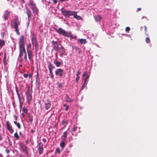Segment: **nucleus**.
<instances>
[{"mask_svg":"<svg viewBox=\"0 0 157 157\" xmlns=\"http://www.w3.org/2000/svg\"><path fill=\"white\" fill-rule=\"evenodd\" d=\"M6 126L8 130L10 132V133H13V130L12 128V126L8 121L6 122Z\"/></svg>","mask_w":157,"mask_h":157,"instance_id":"obj_11","label":"nucleus"},{"mask_svg":"<svg viewBox=\"0 0 157 157\" xmlns=\"http://www.w3.org/2000/svg\"><path fill=\"white\" fill-rule=\"evenodd\" d=\"M64 141H63H63L61 142L60 144V146L63 148H64L65 145V144L64 142Z\"/></svg>","mask_w":157,"mask_h":157,"instance_id":"obj_27","label":"nucleus"},{"mask_svg":"<svg viewBox=\"0 0 157 157\" xmlns=\"http://www.w3.org/2000/svg\"><path fill=\"white\" fill-rule=\"evenodd\" d=\"M51 78H53V75H52H52H51Z\"/></svg>","mask_w":157,"mask_h":157,"instance_id":"obj_58","label":"nucleus"},{"mask_svg":"<svg viewBox=\"0 0 157 157\" xmlns=\"http://www.w3.org/2000/svg\"><path fill=\"white\" fill-rule=\"evenodd\" d=\"M19 57L21 59H24L25 60H27L26 53L25 48H19Z\"/></svg>","mask_w":157,"mask_h":157,"instance_id":"obj_2","label":"nucleus"},{"mask_svg":"<svg viewBox=\"0 0 157 157\" xmlns=\"http://www.w3.org/2000/svg\"><path fill=\"white\" fill-rule=\"evenodd\" d=\"M57 2V0H53V2L54 3H56Z\"/></svg>","mask_w":157,"mask_h":157,"instance_id":"obj_47","label":"nucleus"},{"mask_svg":"<svg viewBox=\"0 0 157 157\" xmlns=\"http://www.w3.org/2000/svg\"><path fill=\"white\" fill-rule=\"evenodd\" d=\"M2 136L1 135V134H0V141L2 140Z\"/></svg>","mask_w":157,"mask_h":157,"instance_id":"obj_52","label":"nucleus"},{"mask_svg":"<svg viewBox=\"0 0 157 157\" xmlns=\"http://www.w3.org/2000/svg\"><path fill=\"white\" fill-rule=\"evenodd\" d=\"M87 75V72L86 71H85L83 73V74L82 75V76L85 77Z\"/></svg>","mask_w":157,"mask_h":157,"instance_id":"obj_39","label":"nucleus"},{"mask_svg":"<svg viewBox=\"0 0 157 157\" xmlns=\"http://www.w3.org/2000/svg\"><path fill=\"white\" fill-rule=\"evenodd\" d=\"M65 101L67 102H69L73 101V100L69 98V97L67 95H66L65 98Z\"/></svg>","mask_w":157,"mask_h":157,"instance_id":"obj_23","label":"nucleus"},{"mask_svg":"<svg viewBox=\"0 0 157 157\" xmlns=\"http://www.w3.org/2000/svg\"><path fill=\"white\" fill-rule=\"evenodd\" d=\"M42 140L44 143H45L46 141V139L45 138L43 139Z\"/></svg>","mask_w":157,"mask_h":157,"instance_id":"obj_45","label":"nucleus"},{"mask_svg":"<svg viewBox=\"0 0 157 157\" xmlns=\"http://www.w3.org/2000/svg\"><path fill=\"white\" fill-rule=\"evenodd\" d=\"M59 53V55L60 56L62 57L63 55L64 54L65 50L63 46H61L60 48H58L57 50Z\"/></svg>","mask_w":157,"mask_h":157,"instance_id":"obj_10","label":"nucleus"},{"mask_svg":"<svg viewBox=\"0 0 157 157\" xmlns=\"http://www.w3.org/2000/svg\"><path fill=\"white\" fill-rule=\"evenodd\" d=\"M20 146L21 148L24 151L25 153L26 154H28V152L26 145L24 144L21 143L20 144Z\"/></svg>","mask_w":157,"mask_h":157,"instance_id":"obj_9","label":"nucleus"},{"mask_svg":"<svg viewBox=\"0 0 157 157\" xmlns=\"http://www.w3.org/2000/svg\"><path fill=\"white\" fill-rule=\"evenodd\" d=\"M5 45V41L4 40L0 39V47H2Z\"/></svg>","mask_w":157,"mask_h":157,"instance_id":"obj_22","label":"nucleus"},{"mask_svg":"<svg viewBox=\"0 0 157 157\" xmlns=\"http://www.w3.org/2000/svg\"><path fill=\"white\" fill-rule=\"evenodd\" d=\"M27 53L28 54L29 59L30 62H31L32 61V58L33 57V55H32V52L30 50L27 51Z\"/></svg>","mask_w":157,"mask_h":157,"instance_id":"obj_14","label":"nucleus"},{"mask_svg":"<svg viewBox=\"0 0 157 157\" xmlns=\"http://www.w3.org/2000/svg\"><path fill=\"white\" fill-rule=\"evenodd\" d=\"M25 8L26 10V13L28 16V19H29L30 17H31V11L28 9L27 6Z\"/></svg>","mask_w":157,"mask_h":157,"instance_id":"obj_17","label":"nucleus"},{"mask_svg":"<svg viewBox=\"0 0 157 157\" xmlns=\"http://www.w3.org/2000/svg\"><path fill=\"white\" fill-rule=\"evenodd\" d=\"M89 76L87 75L85 78H84V80H86V81H87V79L89 78Z\"/></svg>","mask_w":157,"mask_h":157,"instance_id":"obj_44","label":"nucleus"},{"mask_svg":"<svg viewBox=\"0 0 157 157\" xmlns=\"http://www.w3.org/2000/svg\"><path fill=\"white\" fill-rule=\"evenodd\" d=\"M10 13V12L6 10L5 11L4 16V19L5 20H6L8 19V16H9Z\"/></svg>","mask_w":157,"mask_h":157,"instance_id":"obj_18","label":"nucleus"},{"mask_svg":"<svg viewBox=\"0 0 157 157\" xmlns=\"http://www.w3.org/2000/svg\"><path fill=\"white\" fill-rule=\"evenodd\" d=\"M14 136L16 138L17 140L19 139V137L17 132H15L14 134Z\"/></svg>","mask_w":157,"mask_h":157,"instance_id":"obj_30","label":"nucleus"},{"mask_svg":"<svg viewBox=\"0 0 157 157\" xmlns=\"http://www.w3.org/2000/svg\"><path fill=\"white\" fill-rule=\"evenodd\" d=\"M146 42L147 43H150V40L148 37H147L146 38Z\"/></svg>","mask_w":157,"mask_h":157,"instance_id":"obj_34","label":"nucleus"},{"mask_svg":"<svg viewBox=\"0 0 157 157\" xmlns=\"http://www.w3.org/2000/svg\"><path fill=\"white\" fill-rule=\"evenodd\" d=\"M95 19L96 22L100 21L102 19L101 17L99 15H97L94 17Z\"/></svg>","mask_w":157,"mask_h":157,"instance_id":"obj_19","label":"nucleus"},{"mask_svg":"<svg viewBox=\"0 0 157 157\" xmlns=\"http://www.w3.org/2000/svg\"><path fill=\"white\" fill-rule=\"evenodd\" d=\"M59 1L61 2H63L65 1H67L68 0H59Z\"/></svg>","mask_w":157,"mask_h":157,"instance_id":"obj_49","label":"nucleus"},{"mask_svg":"<svg viewBox=\"0 0 157 157\" xmlns=\"http://www.w3.org/2000/svg\"><path fill=\"white\" fill-rule=\"evenodd\" d=\"M29 78H30L31 77V74H30L29 75Z\"/></svg>","mask_w":157,"mask_h":157,"instance_id":"obj_60","label":"nucleus"},{"mask_svg":"<svg viewBox=\"0 0 157 157\" xmlns=\"http://www.w3.org/2000/svg\"><path fill=\"white\" fill-rule=\"evenodd\" d=\"M130 30V28L129 27H127L125 28V31L126 32H128Z\"/></svg>","mask_w":157,"mask_h":157,"instance_id":"obj_37","label":"nucleus"},{"mask_svg":"<svg viewBox=\"0 0 157 157\" xmlns=\"http://www.w3.org/2000/svg\"><path fill=\"white\" fill-rule=\"evenodd\" d=\"M52 43L54 45L53 48L57 50L59 48L58 47V45L57 42L54 41H53L52 42Z\"/></svg>","mask_w":157,"mask_h":157,"instance_id":"obj_16","label":"nucleus"},{"mask_svg":"<svg viewBox=\"0 0 157 157\" xmlns=\"http://www.w3.org/2000/svg\"><path fill=\"white\" fill-rule=\"evenodd\" d=\"M0 157H3L2 154L0 153Z\"/></svg>","mask_w":157,"mask_h":157,"instance_id":"obj_54","label":"nucleus"},{"mask_svg":"<svg viewBox=\"0 0 157 157\" xmlns=\"http://www.w3.org/2000/svg\"><path fill=\"white\" fill-rule=\"evenodd\" d=\"M137 10H138V11H140V10H141V9L140 8H138L137 9Z\"/></svg>","mask_w":157,"mask_h":157,"instance_id":"obj_55","label":"nucleus"},{"mask_svg":"<svg viewBox=\"0 0 157 157\" xmlns=\"http://www.w3.org/2000/svg\"><path fill=\"white\" fill-rule=\"evenodd\" d=\"M1 35L2 37H4V33L3 32H2L1 33Z\"/></svg>","mask_w":157,"mask_h":157,"instance_id":"obj_46","label":"nucleus"},{"mask_svg":"<svg viewBox=\"0 0 157 157\" xmlns=\"http://www.w3.org/2000/svg\"><path fill=\"white\" fill-rule=\"evenodd\" d=\"M24 77L25 78H27L29 76V75L27 74H24L23 75Z\"/></svg>","mask_w":157,"mask_h":157,"instance_id":"obj_38","label":"nucleus"},{"mask_svg":"<svg viewBox=\"0 0 157 157\" xmlns=\"http://www.w3.org/2000/svg\"><path fill=\"white\" fill-rule=\"evenodd\" d=\"M67 121L66 120H64L62 121V125L63 126H65L66 125Z\"/></svg>","mask_w":157,"mask_h":157,"instance_id":"obj_31","label":"nucleus"},{"mask_svg":"<svg viewBox=\"0 0 157 157\" xmlns=\"http://www.w3.org/2000/svg\"><path fill=\"white\" fill-rule=\"evenodd\" d=\"M80 77L79 76H76V82H78L79 79Z\"/></svg>","mask_w":157,"mask_h":157,"instance_id":"obj_36","label":"nucleus"},{"mask_svg":"<svg viewBox=\"0 0 157 157\" xmlns=\"http://www.w3.org/2000/svg\"><path fill=\"white\" fill-rule=\"evenodd\" d=\"M22 111L25 113H27L28 112L27 109L26 108H25V107H24L23 108Z\"/></svg>","mask_w":157,"mask_h":157,"instance_id":"obj_33","label":"nucleus"},{"mask_svg":"<svg viewBox=\"0 0 157 157\" xmlns=\"http://www.w3.org/2000/svg\"><path fill=\"white\" fill-rule=\"evenodd\" d=\"M14 123L15 124H16L17 122L16 121H14Z\"/></svg>","mask_w":157,"mask_h":157,"instance_id":"obj_61","label":"nucleus"},{"mask_svg":"<svg viewBox=\"0 0 157 157\" xmlns=\"http://www.w3.org/2000/svg\"><path fill=\"white\" fill-rule=\"evenodd\" d=\"M54 63L56 65V66L57 67H59L61 65V63L60 62L56 60H55Z\"/></svg>","mask_w":157,"mask_h":157,"instance_id":"obj_21","label":"nucleus"},{"mask_svg":"<svg viewBox=\"0 0 157 157\" xmlns=\"http://www.w3.org/2000/svg\"><path fill=\"white\" fill-rule=\"evenodd\" d=\"M85 86H84V85H83L81 88V90H82L84 88V87Z\"/></svg>","mask_w":157,"mask_h":157,"instance_id":"obj_51","label":"nucleus"},{"mask_svg":"<svg viewBox=\"0 0 157 157\" xmlns=\"http://www.w3.org/2000/svg\"><path fill=\"white\" fill-rule=\"evenodd\" d=\"M57 32L60 34L62 35L67 37H72L71 32H67L61 28H59L57 31Z\"/></svg>","mask_w":157,"mask_h":157,"instance_id":"obj_4","label":"nucleus"},{"mask_svg":"<svg viewBox=\"0 0 157 157\" xmlns=\"http://www.w3.org/2000/svg\"><path fill=\"white\" fill-rule=\"evenodd\" d=\"M56 153L59 154L60 153V150L59 149V148H56L55 151Z\"/></svg>","mask_w":157,"mask_h":157,"instance_id":"obj_32","label":"nucleus"},{"mask_svg":"<svg viewBox=\"0 0 157 157\" xmlns=\"http://www.w3.org/2000/svg\"><path fill=\"white\" fill-rule=\"evenodd\" d=\"M20 24V21L17 17L13 20L11 21V26L12 28L15 29V31L17 34L18 35H19L20 34L18 28V26Z\"/></svg>","mask_w":157,"mask_h":157,"instance_id":"obj_1","label":"nucleus"},{"mask_svg":"<svg viewBox=\"0 0 157 157\" xmlns=\"http://www.w3.org/2000/svg\"><path fill=\"white\" fill-rule=\"evenodd\" d=\"M61 11L62 13L66 17H69L70 16H72L73 11L70 10H67L64 8L61 9Z\"/></svg>","mask_w":157,"mask_h":157,"instance_id":"obj_5","label":"nucleus"},{"mask_svg":"<svg viewBox=\"0 0 157 157\" xmlns=\"http://www.w3.org/2000/svg\"><path fill=\"white\" fill-rule=\"evenodd\" d=\"M38 151L39 154H41L43 153V144L40 143L39 144Z\"/></svg>","mask_w":157,"mask_h":157,"instance_id":"obj_12","label":"nucleus"},{"mask_svg":"<svg viewBox=\"0 0 157 157\" xmlns=\"http://www.w3.org/2000/svg\"><path fill=\"white\" fill-rule=\"evenodd\" d=\"M14 117H15V119L16 120H17V117L16 116H14Z\"/></svg>","mask_w":157,"mask_h":157,"instance_id":"obj_56","label":"nucleus"},{"mask_svg":"<svg viewBox=\"0 0 157 157\" xmlns=\"http://www.w3.org/2000/svg\"><path fill=\"white\" fill-rule=\"evenodd\" d=\"M21 115L23 117H24V113H22Z\"/></svg>","mask_w":157,"mask_h":157,"instance_id":"obj_57","label":"nucleus"},{"mask_svg":"<svg viewBox=\"0 0 157 157\" xmlns=\"http://www.w3.org/2000/svg\"><path fill=\"white\" fill-rule=\"evenodd\" d=\"M31 41L32 45L33 46H35V50L36 51H37L38 50L39 46L36 41V39L35 37H32L31 39Z\"/></svg>","mask_w":157,"mask_h":157,"instance_id":"obj_6","label":"nucleus"},{"mask_svg":"<svg viewBox=\"0 0 157 157\" xmlns=\"http://www.w3.org/2000/svg\"><path fill=\"white\" fill-rule=\"evenodd\" d=\"M6 58V56L5 55L4 57V59H3V62H4V63H5Z\"/></svg>","mask_w":157,"mask_h":157,"instance_id":"obj_50","label":"nucleus"},{"mask_svg":"<svg viewBox=\"0 0 157 157\" xmlns=\"http://www.w3.org/2000/svg\"><path fill=\"white\" fill-rule=\"evenodd\" d=\"M145 30L146 29V26H145Z\"/></svg>","mask_w":157,"mask_h":157,"instance_id":"obj_62","label":"nucleus"},{"mask_svg":"<svg viewBox=\"0 0 157 157\" xmlns=\"http://www.w3.org/2000/svg\"><path fill=\"white\" fill-rule=\"evenodd\" d=\"M80 128H78L77 127H75L73 129V131L75 132L76 133H78L80 132Z\"/></svg>","mask_w":157,"mask_h":157,"instance_id":"obj_26","label":"nucleus"},{"mask_svg":"<svg viewBox=\"0 0 157 157\" xmlns=\"http://www.w3.org/2000/svg\"><path fill=\"white\" fill-rule=\"evenodd\" d=\"M29 50L32 51L31 45L30 44H29L27 47V51Z\"/></svg>","mask_w":157,"mask_h":157,"instance_id":"obj_29","label":"nucleus"},{"mask_svg":"<svg viewBox=\"0 0 157 157\" xmlns=\"http://www.w3.org/2000/svg\"><path fill=\"white\" fill-rule=\"evenodd\" d=\"M55 73L56 75L61 77L63 75V70L61 69H57L55 71Z\"/></svg>","mask_w":157,"mask_h":157,"instance_id":"obj_7","label":"nucleus"},{"mask_svg":"<svg viewBox=\"0 0 157 157\" xmlns=\"http://www.w3.org/2000/svg\"><path fill=\"white\" fill-rule=\"evenodd\" d=\"M80 74L81 72L79 71H78L77 72V73L76 74V76H79V75H80Z\"/></svg>","mask_w":157,"mask_h":157,"instance_id":"obj_42","label":"nucleus"},{"mask_svg":"<svg viewBox=\"0 0 157 157\" xmlns=\"http://www.w3.org/2000/svg\"><path fill=\"white\" fill-rule=\"evenodd\" d=\"M79 40L81 44H85L86 42V40L85 39H79Z\"/></svg>","mask_w":157,"mask_h":157,"instance_id":"obj_24","label":"nucleus"},{"mask_svg":"<svg viewBox=\"0 0 157 157\" xmlns=\"http://www.w3.org/2000/svg\"><path fill=\"white\" fill-rule=\"evenodd\" d=\"M26 41V38L24 36H21L19 40V48H25V45Z\"/></svg>","mask_w":157,"mask_h":157,"instance_id":"obj_3","label":"nucleus"},{"mask_svg":"<svg viewBox=\"0 0 157 157\" xmlns=\"http://www.w3.org/2000/svg\"><path fill=\"white\" fill-rule=\"evenodd\" d=\"M71 37L72 38H76V36H75L74 37H73L72 36V37Z\"/></svg>","mask_w":157,"mask_h":157,"instance_id":"obj_53","label":"nucleus"},{"mask_svg":"<svg viewBox=\"0 0 157 157\" xmlns=\"http://www.w3.org/2000/svg\"><path fill=\"white\" fill-rule=\"evenodd\" d=\"M49 70V71H50V74L51 75H52V68H51V69L50 68V70Z\"/></svg>","mask_w":157,"mask_h":157,"instance_id":"obj_43","label":"nucleus"},{"mask_svg":"<svg viewBox=\"0 0 157 157\" xmlns=\"http://www.w3.org/2000/svg\"><path fill=\"white\" fill-rule=\"evenodd\" d=\"M67 132H64L63 135L62 136V139L63 141H65L66 140L67 137Z\"/></svg>","mask_w":157,"mask_h":157,"instance_id":"obj_20","label":"nucleus"},{"mask_svg":"<svg viewBox=\"0 0 157 157\" xmlns=\"http://www.w3.org/2000/svg\"><path fill=\"white\" fill-rule=\"evenodd\" d=\"M87 81H86V80H85L83 85H84V86H86L87 84Z\"/></svg>","mask_w":157,"mask_h":157,"instance_id":"obj_41","label":"nucleus"},{"mask_svg":"<svg viewBox=\"0 0 157 157\" xmlns=\"http://www.w3.org/2000/svg\"><path fill=\"white\" fill-rule=\"evenodd\" d=\"M28 5L31 7H33V6H35L36 5L35 3H33V2L29 1L28 3Z\"/></svg>","mask_w":157,"mask_h":157,"instance_id":"obj_25","label":"nucleus"},{"mask_svg":"<svg viewBox=\"0 0 157 157\" xmlns=\"http://www.w3.org/2000/svg\"><path fill=\"white\" fill-rule=\"evenodd\" d=\"M31 8L33 10V13H34V14H37L38 10L36 7V5L33 6V7H31Z\"/></svg>","mask_w":157,"mask_h":157,"instance_id":"obj_15","label":"nucleus"},{"mask_svg":"<svg viewBox=\"0 0 157 157\" xmlns=\"http://www.w3.org/2000/svg\"><path fill=\"white\" fill-rule=\"evenodd\" d=\"M6 151L7 153H9V151L8 150H6Z\"/></svg>","mask_w":157,"mask_h":157,"instance_id":"obj_59","label":"nucleus"},{"mask_svg":"<svg viewBox=\"0 0 157 157\" xmlns=\"http://www.w3.org/2000/svg\"><path fill=\"white\" fill-rule=\"evenodd\" d=\"M69 109V106H67V107L65 108V110L66 111H67V110H68Z\"/></svg>","mask_w":157,"mask_h":157,"instance_id":"obj_48","label":"nucleus"},{"mask_svg":"<svg viewBox=\"0 0 157 157\" xmlns=\"http://www.w3.org/2000/svg\"><path fill=\"white\" fill-rule=\"evenodd\" d=\"M27 98L28 101H30L32 99V96L30 94H29L27 97Z\"/></svg>","mask_w":157,"mask_h":157,"instance_id":"obj_28","label":"nucleus"},{"mask_svg":"<svg viewBox=\"0 0 157 157\" xmlns=\"http://www.w3.org/2000/svg\"><path fill=\"white\" fill-rule=\"evenodd\" d=\"M72 16H73L74 18L77 20L82 19V18L80 16L77 15V13L75 11H73Z\"/></svg>","mask_w":157,"mask_h":157,"instance_id":"obj_13","label":"nucleus"},{"mask_svg":"<svg viewBox=\"0 0 157 157\" xmlns=\"http://www.w3.org/2000/svg\"><path fill=\"white\" fill-rule=\"evenodd\" d=\"M44 104L46 109H48L50 108L51 104V101L49 99H47L45 101Z\"/></svg>","mask_w":157,"mask_h":157,"instance_id":"obj_8","label":"nucleus"},{"mask_svg":"<svg viewBox=\"0 0 157 157\" xmlns=\"http://www.w3.org/2000/svg\"><path fill=\"white\" fill-rule=\"evenodd\" d=\"M15 124L19 128H21V125L19 123L17 122Z\"/></svg>","mask_w":157,"mask_h":157,"instance_id":"obj_35","label":"nucleus"},{"mask_svg":"<svg viewBox=\"0 0 157 157\" xmlns=\"http://www.w3.org/2000/svg\"><path fill=\"white\" fill-rule=\"evenodd\" d=\"M13 157H15V156H13Z\"/></svg>","mask_w":157,"mask_h":157,"instance_id":"obj_63","label":"nucleus"},{"mask_svg":"<svg viewBox=\"0 0 157 157\" xmlns=\"http://www.w3.org/2000/svg\"><path fill=\"white\" fill-rule=\"evenodd\" d=\"M48 68L49 70H50V68H52V70L53 69V67H52V65L50 63L49 64V66H48Z\"/></svg>","mask_w":157,"mask_h":157,"instance_id":"obj_40","label":"nucleus"}]
</instances>
